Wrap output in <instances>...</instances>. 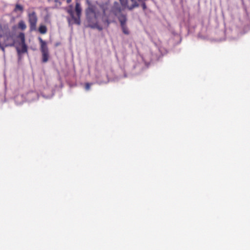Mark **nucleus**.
Returning a JSON list of instances; mask_svg holds the SVG:
<instances>
[{
    "label": "nucleus",
    "instance_id": "f257e3e1",
    "mask_svg": "<svg viewBox=\"0 0 250 250\" xmlns=\"http://www.w3.org/2000/svg\"><path fill=\"white\" fill-rule=\"evenodd\" d=\"M67 13L70 15V18H67L69 24H76L80 25L81 23V16L82 15V9L81 7V3L78 0L76 2L75 11L76 15L73 10V6L70 5L68 6V9L66 10Z\"/></svg>",
    "mask_w": 250,
    "mask_h": 250
},
{
    "label": "nucleus",
    "instance_id": "f03ea898",
    "mask_svg": "<svg viewBox=\"0 0 250 250\" xmlns=\"http://www.w3.org/2000/svg\"><path fill=\"white\" fill-rule=\"evenodd\" d=\"M27 17L30 31H33L36 30L38 21V17L35 11L28 12Z\"/></svg>",
    "mask_w": 250,
    "mask_h": 250
},
{
    "label": "nucleus",
    "instance_id": "7ed1b4c3",
    "mask_svg": "<svg viewBox=\"0 0 250 250\" xmlns=\"http://www.w3.org/2000/svg\"><path fill=\"white\" fill-rule=\"evenodd\" d=\"M41 45V51L42 54V61L43 62H46L48 60L49 52L46 42L41 38H39Z\"/></svg>",
    "mask_w": 250,
    "mask_h": 250
},
{
    "label": "nucleus",
    "instance_id": "20e7f679",
    "mask_svg": "<svg viewBox=\"0 0 250 250\" xmlns=\"http://www.w3.org/2000/svg\"><path fill=\"white\" fill-rule=\"evenodd\" d=\"M3 37L4 44L5 47L14 46L15 43L14 34L10 32L5 33Z\"/></svg>",
    "mask_w": 250,
    "mask_h": 250
},
{
    "label": "nucleus",
    "instance_id": "39448f33",
    "mask_svg": "<svg viewBox=\"0 0 250 250\" xmlns=\"http://www.w3.org/2000/svg\"><path fill=\"white\" fill-rule=\"evenodd\" d=\"M86 16L88 22L92 21L94 20H96L97 17L95 12V6L93 5H89L86 9Z\"/></svg>",
    "mask_w": 250,
    "mask_h": 250
},
{
    "label": "nucleus",
    "instance_id": "423d86ee",
    "mask_svg": "<svg viewBox=\"0 0 250 250\" xmlns=\"http://www.w3.org/2000/svg\"><path fill=\"white\" fill-rule=\"evenodd\" d=\"M112 13L116 16H118L121 13V8L117 2H115L112 9Z\"/></svg>",
    "mask_w": 250,
    "mask_h": 250
},
{
    "label": "nucleus",
    "instance_id": "0eeeda50",
    "mask_svg": "<svg viewBox=\"0 0 250 250\" xmlns=\"http://www.w3.org/2000/svg\"><path fill=\"white\" fill-rule=\"evenodd\" d=\"M89 26L92 28H96L98 29L99 31H101L103 30V27L99 25L97 22V19L96 20H94L92 21L91 22H88Z\"/></svg>",
    "mask_w": 250,
    "mask_h": 250
},
{
    "label": "nucleus",
    "instance_id": "6e6552de",
    "mask_svg": "<svg viewBox=\"0 0 250 250\" xmlns=\"http://www.w3.org/2000/svg\"><path fill=\"white\" fill-rule=\"evenodd\" d=\"M132 3L129 4L128 3V1H127V5L125 6H123L125 8H127L129 10H132L133 8L137 7L139 6L136 0H130Z\"/></svg>",
    "mask_w": 250,
    "mask_h": 250
},
{
    "label": "nucleus",
    "instance_id": "1a4fd4ad",
    "mask_svg": "<svg viewBox=\"0 0 250 250\" xmlns=\"http://www.w3.org/2000/svg\"><path fill=\"white\" fill-rule=\"evenodd\" d=\"M117 17H118V19L120 22L121 25L126 24L127 19L125 15L121 14Z\"/></svg>",
    "mask_w": 250,
    "mask_h": 250
},
{
    "label": "nucleus",
    "instance_id": "9d476101",
    "mask_svg": "<svg viewBox=\"0 0 250 250\" xmlns=\"http://www.w3.org/2000/svg\"><path fill=\"white\" fill-rule=\"evenodd\" d=\"M17 52L19 54L24 53L27 52V47L25 43H21V49L20 50L18 48H17Z\"/></svg>",
    "mask_w": 250,
    "mask_h": 250
},
{
    "label": "nucleus",
    "instance_id": "9b49d317",
    "mask_svg": "<svg viewBox=\"0 0 250 250\" xmlns=\"http://www.w3.org/2000/svg\"><path fill=\"white\" fill-rule=\"evenodd\" d=\"M38 31L41 34H44L46 33V32H47V27L44 25H42V24L40 25L39 27Z\"/></svg>",
    "mask_w": 250,
    "mask_h": 250
},
{
    "label": "nucleus",
    "instance_id": "f8f14e48",
    "mask_svg": "<svg viewBox=\"0 0 250 250\" xmlns=\"http://www.w3.org/2000/svg\"><path fill=\"white\" fill-rule=\"evenodd\" d=\"M14 12H17L20 11L22 13L23 11V7L19 4H16L14 9Z\"/></svg>",
    "mask_w": 250,
    "mask_h": 250
},
{
    "label": "nucleus",
    "instance_id": "ddd939ff",
    "mask_svg": "<svg viewBox=\"0 0 250 250\" xmlns=\"http://www.w3.org/2000/svg\"><path fill=\"white\" fill-rule=\"evenodd\" d=\"M18 27L20 29L24 30L26 29V25L23 21H21L18 23Z\"/></svg>",
    "mask_w": 250,
    "mask_h": 250
},
{
    "label": "nucleus",
    "instance_id": "4468645a",
    "mask_svg": "<svg viewBox=\"0 0 250 250\" xmlns=\"http://www.w3.org/2000/svg\"><path fill=\"white\" fill-rule=\"evenodd\" d=\"M54 5L53 8H59L62 5V3L60 0H54Z\"/></svg>",
    "mask_w": 250,
    "mask_h": 250
},
{
    "label": "nucleus",
    "instance_id": "2eb2a0df",
    "mask_svg": "<svg viewBox=\"0 0 250 250\" xmlns=\"http://www.w3.org/2000/svg\"><path fill=\"white\" fill-rule=\"evenodd\" d=\"M122 31L125 34L128 35L129 33V30L125 24L121 25Z\"/></svg>",
    "mask_w": 250,
    "mask_h": 250
},
{
    "label": "nucleus",
    "instance_id": "dca6fc26",
    "mask_svg": "<svg viewBox=\"0 0 250 250\" xmlns=\"http://www.w3.org/2000/svg\"><path fill=\"white\" fill-rule=\"evenodd\" d=\"M19 39H21V43H25V36L24 34L23 33H21L18 36Z\"/></svg>",
    "mask_w": 250,
    "mask_h": 250
},
{
    "label": "nucleus",
    "instance_id": "f3484780",
    "mask_svg": "<svg viewBox=\"0 0 250 250\" xmlns=\"http://www.w3.org/2000/svg\"><path fill=\"white\" fill-rule=\"evenodd\" d=\"M122 6H125L127 5V0H119Z\"/></svg>",
    "mask_w": 250,
    "mask_h": 250
},
{
    "label": "nucleus",
    "instance_id": "a211bd4d",
    "mask_svg": "<svg viewBox=\"0 0 250 250\" xmlns=\"http://www.w3.org/2000/svg\"><path fill=\"white\" fill-rule=\"evenodd\" d=\"M91 86V84L89 83H86L85 85V88L86 90H88L90 89Z\"/></svg>",
    "mask_w": 250,
    "mask_h": 250
},
{
    "label": "nucleus",
    "instance_id": "6ab92c4d",
    "mask_svg": "<svg viewBox=\"0 0 250 250\" xmlns=\"http://www.w3.org/2000/svg\"><path fill=\"white\" fill-rule=\"evenodd\" d=\"M143 2L142 3V6L143 10H145L146 8V5L144 1H143Z\"/></svg>",
    "mask_w": 250,
    "mask_h": 250
},
{
    "label": "nucleus",
    "instance_id": "aec40b11",
    "mask_svg": "<svg viewBox=\"0 0 250 250\" xmlns=\"http://www.w3.org/2000/svg\"><path fill=\"white\" fill-rule=\"evenodd\" d=\"M71 1H72V0H66V2L67 4L70 3V2H71Z\"/></svg>",
    "mask_w": 250,
    "mask_h": 250
},
{
    "label": "nucleus",
    "instance_id": "412c9836",
    "mask_svg": "<svg viewBox=\"0 0 250 250\" xmlns=\"http://www.w3.org/2000/svg\"><path fill=\"white\" fill-rule=\"evenodd\" d=\"M106 22L107 23V25L109 24V22L108 21V20H106Z\"/></svg>",
    "mask_w": 250,
    "mask_h": 250
},
{
    "label": "nucleus",
    "instance_id": "4be33fe9",
    "mask_svg": "<svg viewBox=\"0 0 250 250\" xmlns=\"http://www.w3.org/2000/svg\"><path fill=\"white\" fill-rule=\"evenodd\" d=\"M52 0H47V1L49 2H50Z\"/></svg>",
    "mask_w": 250,
    "mask_h": 250
}]
</instances>
